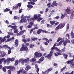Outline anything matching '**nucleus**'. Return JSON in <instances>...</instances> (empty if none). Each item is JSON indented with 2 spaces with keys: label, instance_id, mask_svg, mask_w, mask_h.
<instances>
[{
  "label": "nucleus",
  "instance_id": "obj_1",
  "mask_svg": "<svg viewBox=\"0 0 74 74\" xmlns=\"http://www.w3.org/2000/svg\"><path fill=\"white\" fill-rule=\"evenodd\" d=\"M29 58L25 59H20L18 60V62H21V64L22 65H24L25 63H29Z\"/></svg>",
  "mask_w": 74,
  "mask_h": 74
},
{
  "label": "nucleus",
  "instance_id": "obj_2",
  "mask_svg": "<svg viewBox=\"0 0 74 74\" xmlns=\"http://www.w3.org/2000/svg\"><path fill=\"white\" fill-rule=\"evenodd\" d=\"M27 19L28 22L30 21V16H24L23 18L21 19L20 20L21 23H23V22H26L27 21Z\"/></svg>",
  "mask_w": 74,
  "mask_h": 74
},
{
  "label": "nucleus",
  "instance_id": "obj_3",
  "mask_svg": "<svg viewBox=\"0 0 74 74\" xmlns=\"http://www.w3.org/2000/svg\"><path fill=\"white\" fill-rule=\"evenodd\" d=\"M42 56V53L38 52H36L34 53V58H40L41 56Z\"/></svg>",
  "mask_w": 74,
  "mask_h": 74
},
{
  "label": "nucleus",
  "instance_id": "obj_4",
  "mask_svg": "<svg viewBox=\"0 0 74 74\" xmlns=\"http://www.w3.org/2000/svg\"><path fill=\"white\" fill-rule=\"evenodd\" d=\"M73 61H74V60L73 59L71 60L68 61L66 62V63L67 64H70V66L71 68H73V66H74V63H73Z\"/></svg>",
  "mask_w": 74,
  "mask_h": 74
},
{
  "label": "nucleus",
  "instance_id": "obj_5",
  "mask_svg": "<svg viewBox=\"0 0 74 74\" xmlns=\"http://www.w3.org/2000/svg\"><path fill=\"white\" fill-rule=\"evenodd\" d=\"M64 25H65L64 23H63L62 24L61 23L56 28V30H58V29H62V28H63V27L64 26Z\"/></svg>",
  "mask_w": 74,
  "mask_h": 74
},
{
  "label": "nucleus",
  "instance_id": "obj_6",
  "mask_svg": "<svg viewBox=\"0 0 74 74\" xmlns=\"http://www.w3.org/2000/svg\"><path fill=\"white\" fill-rule=\"evenodd\" d=\"M28 48L26 47V46H25V44H23L22 45V47L21 48L20 50V51H27Z\"/></svg>",
  "mask_w": 74,
  "mask_h": 74
},
{
  "label": "nucleus",
  "instance_id": "obj_7",
  "mask_svg": "<svg viewBox=\"0 0 74 74\" xmlns=\"http://www.w3.org/2000/svg\"><path fill=\"white\" fill-rule=\"evenodd\" d=\"M53 52H52L51 51L50 52V53L49 54L46 56H45V57H46L48 59H49V60H51V56H52V54H53Z\"/></svg>",
  "mask_w": 74,
  "mask_h": 74
},
{
  "label": "nucleus",
  "instance_id": "obj_8",
  "mask_svg": "<svg viewBox=\"0 0 74 74\" xmlns=\"http://www.w3.org/2000/svg\"><path fill=\"white\" fill-rule=\"evenodd\" d=\"M71 8L70 7H68L66 10V12L68 14H71Z\"/></svg>",
  "mask_w": 74,
  "mask_h": 74
},
{
  "label": "nucleus",
  "instance_id": "obj_9",
  "mask_svg": "<svg viewBox=\"0 0 74 74\" xmlns=\"http://www.w3.org/2000/svg\"><path fill=\"white\" fill-rule=\"evenodd\" d=\"M4 62V64H5V63H6L7 62L5 58H2L0 59V64H1L2 63V62Z\"/></svg>",
  "mask_w": 74,
  "mask_h": 74
},
{
  "label": "nucleus",
  "instance_id": "obj_10",
  "mask_svg": "<svg viewBox=\"0 0 74 74\" xmlns=\"http://www.w3.org/2000/svg\"><path fill=\"white\" fill-rule=\"evenodd\" d=\"M38 19V16L37 14H35L33 18H31L30 19V21H34L35 19Z\"/></svg>",
  "mask_w": 74,
  "mask_h": 74
},
{
  "label": "nucleus",
  "instance_id": "obj_11",
  "mask_svg": "<svg viewBox=\"0 0 74 74\" xmlns=\"http://www.w3.org/2000/svg\"><path fill=\"white\" fill-rule=\"evenodd\" d=\"M29 1L31 2H28V4H31L32 5H34L35 3H34V1H37V0H29Z\"/></svg>",
  "mask_w": 74,
  "mask_h": 74
},
{
  "label": "nucleus",
  "instance_id": "obj_12",
  "mask_svg": "<svg viewBox=\"0 0 74 74\" xmlns=\"http://www.w3.org/2000/svg\"><path fill=\"white\" fill-rule=\"evenodd\" d=\"M5 55H6V53L5 52L3 51L0 52V56L4 57Z\"/></svg>",
  "mask_w": 74,
  "mask_h": 74
},
{
  "label": "nucleus",
  "instance_id": "obj_13",
  "mask_svg": "<svg viewBox=\"0 0 74 74\" xmlns=\"http://www.w3.org/2000/svg\"><path fill=\"white\" fill-rule=\"evenodd\" d=\"M1 43H0V45ZM3 47H4V48H8V49H10V47L8 45H4L3 46H0V49L1 48H3Z\"/></svg>",
  "mask_w": 74,
  "mask_h": 74
},
{
  "label": "nucleus",
  "instance_id": "obj_14",
  "mask_svg": "<svg viewBox=\"0 0 74 74\" xmlns=\"http://www.w3.org/2000/svg\"><path fill=\"white\" fill-rule=\"evenodd\" d=\"M55 5H56V6L58 5V3H56V1L53 2L52 4L51 5V7H53Z\"/></svg>",
  "mask_w": 74,
  "mask_h": 74
},
{
  "label": "nucleus",
  "instance_id": "obj_15",
  "mask_svg": "<svg viewBox=\"0 0 74 74\" xmlns=\"http://www.w3.org/2000/svg\"><path fill=\"white\" fill-rule=\"evenodd\" d=\"M33 25V23L32 22H30L29 25H28L27 26V28H31L32 27V26Z\"/></svg>",
  "mask_w": 74,
  "mask_h": 74
},
{
  "label": "nucleus",
  "instance_id": "obj_16",
  "mask_svg": "<svg viewBox=\"0 0 74 74\" xmlns=\"http://www.w3.org/2000/svg\"><path fill=\"white\" fill-rule=\"evenodd\" d=\"M27 7H28L27 8V10H28V11H29V10H30L31 9V8H32L33 6L30 5H27Z\"/></svg>",
  "mask_w": 74,
  "mask_h": 74
},
{
  "label": "nucleus",
  "instance_id": "obj_17",
  "mask_svg": "<svg viewBox=\"0 0 74 74\" xmlns=\"http://www.w3.org/2000/svg\"><path fill=\"white\" fill-rule=\"evenodd\" d=\"M56 47V45H54L53 47L51 48V51L52 52H53V50H55V47Z\"/></svg>",
  "mask_w": 74,
  "mask_h": 74
},
{
  "label": "nucleus",
  "instance_id": "obj_18",
  "mask_svg": "<svg viewBox=\"0 0 74 74\" xmlns=\"http://www.w3.org/2000/svg\"><path fill=\"white\" fill-rule=\"evenodd\" d=\"M35 68H36V69H37L36 73H38L40 70H39V69L38 68V65H37V64L35 65Z\"/></svg>",
  "mask_w": 74,
  "mask_h": 74
},
{
  "label": "nucleus",
  "instance_id": "obj_19",
  "mask_svg": "<svg viewBox=\"0 0 74 74\" xmlns=\"http://www.w3.org/2000/svg\"><path fill=\"white\" fill-rule=\"evenodd\" d=\"M26 30H23L22 32H20L18 34H16L17 36H20L21 34V33H25L26 32Z\"/></svg>",
  "mask_w": 74,
  "mask_h": 74
},
{
  "label": "nucleus",
  "instance_id": "obj_20",
  "mask_svg": "<svg viewBox=\"0 0 74 74\" xmlns=\"http://www.w3.org/2000/svg\"><path fill=\"white\" fill-rule=\"evenodd\" d=\"M23 71V69H20L17 72V74H19L20 73H22Z\"/></svg>",
  "mask_w": 74,
  "mask_h": 74
},
{
  "label": "nucleus",
  "instance_id": "obj_21",
  "mask_svg": "<svg viewBox=\"0 0 74 74\" xmlns=\"http://www.w3.org/2000/svg\"><path fill=\"white\" fill-rule=\"evenodd\" d=\"M64 42V40H62L61 41L59 42V43L57 44V46L58 47V46H59V45H61V44H62V43L63 42Z\"/></svg>",
  "mask_w": 74,
  "mask_h": 74
},
{
  "label": "nucleus",
  "instance_id": "obj_22",
  "mask_svg": "<svg viewBox=\"0 0 74 74\" xmlns=\"http://www.w3.org/2000/svg\"><path fill=\"white\" fill-rule=\"evenodd\" d=\"M52 70H53L52 68H50L49 69L47 70L46 71V74H48V73H49V71H51Z\"/></svg>",
  "mask_w": 74,
  "mask_h": 74
},
{
  "label": "nucleus",
  "instance_id": "obj_23",
  "mask_svg": "<svg viewBox=\"0 0 74 74\" xmlns=\"http://www.w3.org/2000/svg\"><path fill=\"white\" fill-rule=\"evenodd\" d=\"M5 40V38H3L0 37V41H1V42H4V41Z\"/></svg>",
  "mask_w": 74,
  "mask_h": 74
},
{
  "label": "nucleus",
  "instance_id": "obj_24",
  "mask_svg": "<svg viewBox=\"0 0 74 74\" xmlns=\"http://www.w3.org/2000/svg\"><path fill=\"white\" fill-rule=\"evenodd\" d=\"M54 55L56 56H58L59 55H61V53H54Z\"/></svg>",
  "mask_w": 74,
  "mask_h": 74
},
{
  "label": "nucleus",
  "instance_id": "obj_25",
  "mask_svg": "<svg viewBox=\"0 0 74 74\" xmlns=\"http://www.w3.org/2000/svg\"><path fill=\"white\" fill-rule=\"evenodd\" d=\"M50 22L51 25H53L55 23L56 21H51Z\"/></svg>",
  "mask_w": 74,
  "mask_h": 74
},
{
  "label": "nucleus",
  "instance_id": "obj_26",
  "mask_svg": "<svg viewBox=\"0 0 74 74\" xmlns=\"http://www.w3.org/2000/svg\"><path fill=\"white\" fill-rule=\"evenodd\" d=\"M61 19H63L64 18V17L66 16L65 15V14H62L61 13Z\"/></svg>",
  "mask_w": 74,
  "mask_h": 74
},
{
  "label": "nucleus",
  "instance_id": "obj_27",
  "mask_svg": "<svg viewBox=\"0 0 74 74\" xmlns=\"http://www.w3.org/2000/svg\"><path fill=\"white\" fill-rule=\"evenodd\" d=\"M36 60L33 58H32V59L29 60V61L30 62H35Z\"/></svg>",
  "mask_w": 74,
  "mask_h": 74
},
{
  "label": "nucleus",
  "instance_id": "obj_28",
  "mask_svg": "<svg viewBox=\"0 0 74 74\" xmlns=\"http://www.w3.org/2000/svg\"><path fill=\"white\" fill-rule=\"evenodd\" d=\"M14 33H16V34L18 33V29L16 28H14Z\"/></svg>",
  "mask_w": 74,
  "mask_h": 74
},
{
  "label": "nucleus",
  "instance_id": "obj_29",
  "mask_svg": "<svg viewBox=\"0 0 74 74\" xmlns=\"http://www.w3.org/2000/svg\"><path fill=\"white\" fill-rule=\"evenodd\" d=\"M42 31V29H39L37 31V33L38 34H40L41 33V32Z\"/></svg>",
  "mask_w": 74,
  "mask_h": 74
},
{
  "label": "nucleus",
  "instance_id": "obj_30",
  "mask_svg": "<svg viewBox=\"0 0 74 74\" xmlns=\"http://www.w3.org/2000/svg\"><path fill=\"white\" fill-rule=\"evenodd\" d=\"M65 41L66 42V43H68L69 44L70 43V40L66 38L65 40Z\"/></svg>",
  "mask_w": 74,
  "mask_h": 74
},
{
  "label": "nucleus",
  "instance_id": "obj_31",
  "mask_svg": "<svg viewBox=\"0 0 74 74\" xmlns=\"http://www.w3.org/2000/svg\"><path fill=\"white\" fill-rule=\"evenodd\" d=\"M6 60L7 62L8 63H10V62H11V58H7Z\"/></svg>",
  "mask_w": 74,
  "mask_h": 74
},
{
  "label": "nucleus",
  "instance_id": "obj_32",
  "mask_svg": "<svg viewBox=\"0 0 74 74\" xmlns=\"http://www.w3.org/2000/svg\"><path fill=\"white\" fill-rule=\"evenodd\" d=\"M14 43L16 45H18V39H16L15 40Z\"/></svg>",
  "mask_w": 74,
  "mask_h": 74
},
{
  "label": "nucleus",
  "instance_id": "obj_33",
  "mask_svg": "<svg viewBox=\"0 0 74 74\" xmlns=\"http://www.w3.org/2000/svg\"><path fill=\"white\" fill-rule=\"evenodd\" d=\"M9 11H10V9L6 8L4 10L3 12H6Z\"/></svg>",
  "mask_w": 74,
  "mask_h": 74
},
{
  "label": "nucleus",
  "instance_id": "obj_34",
  "mask_svg": "<svg viewBox=\"0 0 74 74\" xmlns=\"http://www.w3.org/2000/svg\"><path fill=\"white\" fill-rule=\"evenodd\" d=\"M44 57L43 56H42L39 59V60L40 62H42V61H43L44 60Z\"/></svg>",
  "mask_w": 74,
  "mask_h": 74
},
{
  "label": "nucleus",
  "instance_id": "obj_35",
  "mask_svg": "<svg viewBox=\"0 0 74 74\" xmlns=\"http://www.w3.org/2000/svg\"><path fill=\"white\" fill-rule=\"evenodd\" d=\"M65 50H66V47H64L60 52H64V51H65Z\"/></svg>",
  "mask_w": 74,
  "mask_h": 74
},
{
  "label": "nucleus",
  "instance_id": "obj_36",
  "mask_svg": "<svg viewBox=\"0 0 74 74\" xmlns=\"http://www.w3.org/2000/svg\"><path fill=\"white\" fill-rule=\"evenodd\" d=\"M71 37L72 38H74V34L73 32H72L71 33Z\"/></svg>",
  "mask_w": 74,
  "mask_h": 74
},
{
  "label": "nucleus",
  "instance_id": "obj_37",
  "mask_svg": "<svg viewBox=\"0 0 74 74\" xmlns=\"http://www.w3.org/2000/svg\"><path fill=\"white\" fill-rule=\"evenodd\" d=\"M63 56L64 58H65V59H66L67 58V56H68L67 55V54H64L63 55Z\"/></svg>",
  "mask_w": 74,
  "mask_h": 74
},
{
  "label": "nucleus",
  "instance_id": "obj_38",
  "mask_svg": "<svg viewBox=\"0 0 74 74\" xmlns=\"http://www.w3.org/2000/svg\"><path fill=\"white\" fill-rule=\"evenodd\" d=\"M5 68L7 69H10L11 70V69L12 70L13 69V67H12V66H8V67H7V66H5Z\"/></svg>",
  "mask_w": 74,
  "mask_h": 74
},
{
  "label": "nucleus",
  "instance_id": "obj_39",
  "mask_svg": "<svg viewBox=\"0 0 74 74\" xmlns=\"http://www.w3.org/2000/svg\"><path fill=\"white\" fill-rule=\"evenodd\" d=\"M74 73V72L73 71H72L71 73H69L68 72H66L65 73V74H73Z\"/></svg>",
  "mask_w": 74,
  "mask_h": 74
},
{
  "label": "nucleus",
  "instance_id": "obj_40",
  "mask_svg": "<svg viewBox=\"0 0 74 74\" xmlns=\"http://www.w3.org/2000/svg\"><path fill=\"white\" fill-rule=\"evenodd\" d=\"M35 30V28H33L31 29L30 30V34H32V32H33V30Z\"/></svg>",
  "mask_w": 74,
  "mask_h": 74
},
{
  "label": "nucleus",
  "instance_id": "obj_41",
  "mask_svg": "<svg viewBox=\"0 0 74 74\" xmlns=\"http://www.w3.org/2000/svg\"><path fill=\"white\" fill-rule=\"evenodd\" d=\"M60 18V16H57L56 17H55L53 18L54 19H58L59 18Z\"/></svg>",
  "mask_w": 74,
  "mask_h": 74
},
{
  "label": "nucleus",
  "instance_id": "obj_42",
  "mask_svg": "<svg viewBox=\"0 0 74 74\" xmlns=\"http://www.w3.org/2000/svg\"><path fill=\"white\" fill-rule=\"evenodd\" d=\"M25 66H26V67L25 68V69L27 71H28V70H29V68L27 66V64H26Z\"/></svg>",
  "mask_w": 74,
  "mask_h": 74
},
{
  "label": "nucleus",
  "instance_id": "obj_43",
  "mask_svg": "<svg viewBox=\"0 0 74 74\" xmlns=\"http://www.w3.org/2000/svg\"><path fill=\"white\" fill-rule=\"evenodd\" d=\"M38 39V38H32V41H35V40H36Z\"/></svg>",
  "mask_w": 74,
  "mask_h": 74
},
{
  "label": "nucleus",
  "instance_id": "obj_44",
  "mask_svg": "<svg viewBox=\"0 0 74 74\" xmlns=\"http://www.w3.org/2000/svg\"><path fill=\"white\" fill-rule=\"evenodd\" d=\"M62 40V38H58L57 40V42H59L60 41Z\"/></svg>",
  "mask_w": 74,
  "mask_h": 74
},
{
  "label": "nucleus",
  "instance_id": "obj_45",
  "mask_svg": "<svg viewBox=\"0 0 74 74\" xmlns=\"http://www.w3.org/2000/svg\"><path fill=\"white\" fill-rule=\"evenodd\" d=\"M69 24H68L66 25V30H69Z\"/></svg>",
  "mask_w": 74,
  "mask_h": 74
},
{
  "label": "nucleus",
  "instance_id": "obj_46",
  "mask_svg": "<svg viewBox=\"0 0 74 74\" xmlns=\"http://www.w3.org/2000/svg\"><path fill=\"white\" fill-rule=\"evenodd\" d=\"M17 27H18L16 25H14L12 27V29H15V28H17Z\"/></svg>",
  "mask_w": 74,
  "mask_h": 74
},
{
  "label": "nucleus",
  "instance_id": "obj_47",
  "mask_svg": "<svg viewBox=\"0 0 74 74\" xmlns=\"http://www.w3.org/2000/svg\"><path fill=\"white\" fill-rule=\"evenodd\" d=\"M42 18H39L37 20V22H40V20H42Z\"/></svg>",
  "mask_w": 74,
  "mask_h": 74
},
{
  "label": "nucleus",
  "instance_id": "obj_48",
  "mask_svg": "<svg viewBox=\"0 0 74 74\" xmlns=\"http://www.w3.org/2000/svg\"><path fill=\"white\" fill-rule=\"evenodd\" d=\"M42 32L43 33H48V34H49V33H50L47 31H42Z\"/></svg>",
  "mask_w": 74,
  "mask_h": 74
},
{
  "label": "nucleus",
  "instance_id": "obj_49",
  "mask_svg": "<svg viewBox=\"0 0 74 74\" xmlns=\"http://www.w3.org/2000/svg\"><path fill=\"white\" fill-rule=\"evenodd\" d=\"M56 50L57 51H58V52H60V50L59 49H58L57 47H55V48Z\"/></svg>",
  "mask_w": 74,
  "mask_h": 74
},
{
  "label": "nucleus",
  "instance_id": "obj_50",
  "mask_svg": "<svg viewBox=\"0 0 74 74\" xmlns=\"http://www.w3.org/2000/svg\"><path fill=\"white\" fill-rule=\"evenodd\" d=\"M9 49V50H8V54H10V53H11V49Z\"/></svg>",
  "mask_w": 74,
  "mask_h": 74
},
{
  "label": "nucleus",
  "instance_id": "obj_51",
  "mask_svg": "<svg viewBox=\"0 0 74 74\" xmlns=\"http://www.w3.org/2000/svg\"><path fill=\"white\" fill-rule=\"evenodd\" d=\"M47 26L48 27H52V25H50L49 24H47Z\"/></svg>",
  "mask_w": 74,
  "mask_h": 74
},
{
  "label": "nucleus",
  "instance_id": "obj_52",
  "mask_svg": "<svg viewBox=\"0 0 74 74\" xmlns=\"http://www.w3.org/2000/svg\"><path fill=\"white\" fill-rule=\"evenodd\" d=\"M18 64V61L17 60H16L15 65H17Z\"/></svg>",
  "mask_w": 74,
  "mask_h": 74
},
{
  "label": "nucleus",
  "instance_id": "obj_53",
  "mask_svg": "<svg viewBox=\"0 0 74 74\" xmlns=\"http://www.w3.org/2000/svg\"><path fill=\"white\" fill-rule=\"evenodd\" d=\"M33 47H34V45L33 44H31L29 45V47L30 48H32Z\"/></svg>",
  "mask_w": 74,
  "mask_h": 74
},
{
  "label": "nucleus",
  "instance_id": "obj_54",
  "mask_svg": "<svg viewBox=\"0 0 74 74\" xmlns=\"http://www.w3.org/2000/svg\"><path fill=\"white\" fill-rule=\"evenodd\" d=\"M8 33L9 35H10L11 36H12L13 35V34L11 32H8Z\"/></svg>",
  "mask_w": 74,
  "mask_h": 74
},
{
  "label": "nucleus",
  "instance_id": "obj_55",
  "mask_svg": "<svg viewBox=\"0 0 74 74\" xmlns=\"http://www.w3.org/2000/svg\"><path fill=\"white\" fill-rule=\"evenodd\" d=\"M3 71L4 72H5V71H6V69H5V68L3 67Z\"/></svg>",
  "mask_w": 74,
  "mask_h": 74
},
{
  "label": "nucleus",
  "instance_id": "obj_56",
  "mask_svg": "<svg viewBox=\"0 0 74 74\" xmlns=\"http://www.w3.org/2000/svg\"><path fill=\"white\" fill-rule=\"evenodd\" d=\"M11 41V39L10 38L8 39L5 41V42H8V41Z\"/></svg>",
  "mask_w": 74,
  "mask_h": 74
},
{
  "label": "nucleus",
  "instance_id": "obj_57",
  "mask_svg": "<svg viewBox=\"0 0 74 74\" xmlns=\"http://www.w3.org/2000/svg\"><path fill=\"white\" fill-rule=\"evenodd\" d=\"M5 38H10V35H8L7 36H5L4 37Z\"/></svg>",
  "mask_w": 74,
  "mask_h": 74
},
{
  "label": "nucleus",
  "instance_id": "obj_58",
  "mask_svg": "<svg viewBox=\"0 0 74 74\" xmlns=\"http://www.w3.org/2000/svg\"><path fill=\"white\" fill-rule=\"evenodd\" d=\"M14 59H15V58H12L11 59V62H12L13 61H14Z\"/></svg>",
  "mask_w": 74,
  "mask_h": 74
},
{
  "label": "nucleus",
  "instance_id": "obj_59",
  "mask_svg": "<svg viewBox=\"0 0 74 74\" xmlns=\"http://www.w3.org/2000/svg\"><path fill=\"white\" fill-rule=\"evenodd\" d=\"M67 42L65 41L63 42V44L64 46H66V44H67Z\"/></svg>",
  "mask_w": 74,
  "mask_h": 74
},
{
  "label": "nucleus",
  "instance_id": "obj_60",
  "mask_svg": "<svg viewBox=\"0 0 74 74\" xmlns=\"http://www.w3.org/2000/svg\"><path fill=\"white\" fill-rule=\"evenodd\" d=\"M13 10H16V5H15L13 7Z\"/></svg>",
  "mask_w": 74,
  "mask_h": 74
},
{
  "label": "nucleus",
  "instance_id": "obj_61",
  "mask_svg": "<svg viewBox=\"0 0 74 74\" xmlns=\"http://www.w3.org/2000/svg\"><path fill=\"white\" fill-rule=\"evenodd\" d=\"M23 74H27V73L25 71H23Z\"/></svg>",
  "mask_w": 74,
  "mask_h": 74
},
{
  "label": "nucleus",
  "instance_id": "obj_62",
  "mask_svg": "<svg viewBox=\"0 0 74 74\" xmlns=\"http://www.w3.org/2000/svg\"><path fill=\"white\" fill-rule=\"evenodd\" d=\"M10 39H11V41H14V37H12Z\"/></svg>",
  "mask_w": 74,
  "mask_h": 74
},
{
  "label": "nucleus",
  "instance_id": "obj_63",
  "mask_svg": "<svg viewBox=\"0 0 74 74\" xmlns=\"http://www.w3.org/2000/svg\"><path fill=\"white\" fill-rule=\"evenodd\" d=\"M59 22H58L57 23H56L55 25L56 26V25H59Z\"/></svg>",
  "mask_w": 74,
  "mask_h": 74
},
{
  "label": "nucleus",
  "instance_id": "obj_64",
  "mask_svg": "<svg viewBox=\"0 0 74 74\" xmlns=\"http://www.w3.org/2000/svg\"><path fill=\"white\" fill-rule=\"evenodd\" d=\"M71 42H72V43L73 44H74V39L71 40Z\"/></svg>",
  "mask_w": 74,
  "mask_h": 74
}]
</instances>
